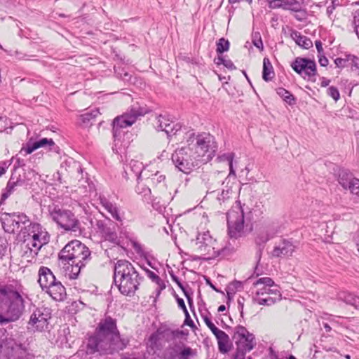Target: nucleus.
I'll return each instance as SVG.
<instances>
[{
  "instance_id": "f257e3e1",
  "label": "nucleus",
  "mask_w": 359,
  "mask_h": 359,
  "mask_svg": "<svg viewBox=\"0 0 359 359\" xmlns=\"http://www.w3.org/2000/svg\"><path fill=\"white\" fill-rule=\"evenodd\" d=\"M20 236L22 238L20 255L27 262L35 261L40 250L50 241V234L46 228L38 222L31 221L21 228Z\"/></svg>"
},
{
  "instance_id": "f03ea898",
  "label": "nucleus",
  "mask_w": 359,
  "mask_h": 359,
  "mask_svg": "<svg viewBox=\"0 0 359 359\" xmlns=\"http://www.w3.org/2000/svg\"><path fill=\"white\" fill-rule=\"evenodd\" d=\"M25 308V299L13 285L0 286V325L18 320Z\"/></svg>"
},
{
  "instance_id": "7ed1b4c3",
  "label": "nucleus",
  "mask_w": 359,
  "mask_h": 359,
  "mask_svg": "<svg viewBox=\"0 0 359 359\" xmlns=\"http://www.w3.org/2000/svg\"><path fill=\"white\" fill-rule=\"evenodd\" d=\"M142 278L134 266L128 261H117L114 269V282L120 292L126 296L134 295Z\"/></svg>"
},
{
  "instance_id": "20e7f679",
  "label": "nucleus",
  "mask_w": 359,
  "mask_h": 359,
  "mask_svg": "<svg viewBox=\"0 0 359 359\" xmlns=\"http://www.w3.org/2000/svg\"><path fill=\"white\" fill-rule=\"evenodd\" d=\"M187 143L191 147L202 163L212 158L216 149L215 138L209 133L187 134Z\"/></svg>"
},
{
  "instance_id": "39448f33",
  "label": "nucleus",
  "mask_w": 359,
  "mask_h": 359,
  "mask_svg": "<svg viewBox=\"0 0 359 359\" xmlns=\"http://www.w3.org/2000/svg\"><path fill=\"white\" fill-rule=\"evenodd\" d=\"M58 257L64 264L88 262L90 259V251L81 241L73 240L61 250Z\"/></svg>"
},
{
  "instance_id": "423d86ee",
  "label": "nucleus",
  "mask_w": 359,
  "mask_h": 359,
  "mask_svg": "<svg viewBox=\"0 0 359 359\" xmlns=\"http://www.w3.org/2000/svg\"><path fill=\"white\" fill-rule=\"evenodd\" d=\"M147 113L145 108L138 106H133L130 110L124 114L116 117L113 121V135L114 138V146L116 147V152H118V147L120 137L122 134V129L132 126L137 119L138 117L142 116ZM114 151L115 149H113Z\"/></svg>"
},
{
  "instance_id": "0eeeda50",
  "label": "nucleus",
  "mask_w": 359,
  "mask_h": 359,
  "mask_svg": "<svg viewBox=\"0 0 359 359\" xmlns=\"http://www.w3.org/2000/svg\"><path fill=\"white\" fill-rule=\"evenodd\" d=\"M48 215L60 228L66 231H76L79 229L80 222L69 210L52 204L48 206Z\"/></svg>"
},
{
  "instance_id": "6e6552de",
  "label": "nucleus",
  "mask_w": 359,
  "mask_h": 359,
  "mask_svg": "<svg viewBox=\"0 0 359 359\" xmlns=\"http://www.w3.org/2000/svg\"><path fill=\"white\" fill-rule=\"evenodd\" d=\"M172 161L180 171L186 174L190 173L194 168L202 163L188 144L175 151L172 155Z\"/></svg>"
},
{
  "instance_id": "1a4fd4ad",
  "label": "nucleus",
  "mask_w": 359,
  "mask_h": 359,
  "mask_svg": "<svg viewBox=\"0 0 359 359\" xmlns=\"http://www.w3.org/2000/svg\"><path fill=\"white\" fill-rule=\"evenodd\" d=\"M234 154L227 153L219 157L221 161H226L229 167V173L227 177L223 180L224 176L222 172L214 173L211 177L210 182H213L217 188L215 189L229 190L234 191L236 187V175L233 166Z\"/></svg>"
},
{
  "instance_id": "9d476101",
  "label": "nucleus",
  "mask_w": 359,
  "mask_h": 359,
  "mask_svg": "<svg viewBox=\"0 0 359 359\" xmlns=\"http://www.w3.org/2000/svg\"><path fill=\"white\" fill-rule=\"evenodd\" d=\"M98 336L102 337L110 344L113 349H123L126 345L120 344L121 339L119 332L116 327V320L110 316L101 320L96 329Z\"/></svg>"
},
{
  "instance_id": "9b49d317",
  "label": "nucleus",
  "mask_w": 359,
  "mask_h": 359,
  "mask_svg": "<svg viewBox=\"0 0 359 359\" xmlns=\"http://www.w3.org/2000/svg\"><path fill=\"white\" fill-rule=\"evenodd\" d=\"M236 336L238 337L236 341V348L232 359H245L246 353L256 346L255 337L245 327L241 325L235 328L234 337L236 338Z\"/></svg>"
},
{
  "instance_id": "f8f14e48",
  "label": "nucleus",
  "mask_w": 359,
  "mask_h": 359,
  "mask_svg": "<svg viewBox=\"0 0 359 359\" xmlns=\"http://www.w3.org/2000/svg\"><path fill=\"white\" fill-rule=\"evenodd\" d=\"M226 219L231 238H238L244 235V213L241 206L236 205L229 210Z\"/></svg>"
},
{
  "instance_id": "ddd939ff",
  "label": "nucleus",
  "mask_w": 359,
  "mask_h": 359,
  "mask_svg": "<svg viewBox=\"0 0 359 359\" xmlns=\"http://www.w3.org/2000/svg\"><path fill=\"white\" fill-rule=\"evenodd\" d=\"M4 231L9 233L20 231L22 227L27 226L30 219L24 213H3L1 217Z\"/></svg>"
},
{
  "instance_id": "4468645a",
  "label": "nucleus",
  "mask_w": 359,
  "mask_h": 359,
  "mask_svg": "<svg viewBox=\"0 0 359 359\" xmlns=\"http://www.w3.org/2000/svg\"><path fill=\"white\" fill-rule=\"evenodd\" d=\"M216 241L210 236L208 231L199 233L196 237L195 245L196 251L201 255L215 256Z\"/></svg>"
},
{
  "instance_id": "2eb2a0df",
  "label": "nucleus",
  "mask_w": 359,
  "mask_h": 359,
  "mask_svg": "<svg viewBox=\"0 0 359 359\" xmlns=\"http://www.w3.org/2000/svg\"><path fill=\"white\" fill-rule=\"evenodd\" d=\"M292 69L304 79L312 80L316 74V65L313 60L297 57L292 64Z\"/></svg>"
},
{
  "instance_id": "dca6fc26",
  "label": "nucleus",
  "mask_w": 359,
  "mask_h": 359,
  "mask_svg": "<svg viewBox=\"0 0 359 359\" xmlns=\"http://www.w3.org/2000/svg\"><path fill=\"white\" fill-rule=\"evenodd\" d=\"M50 318V313L46 309H36L31 315L28 329L32 331H43L48 328V320Z\"/></svg>"
},
{
  "instance_id": "f3484780",
  "label": "nucleus",
  "mask_w": 359,
  "mask_h": 359,
  "mask_svg": "<svg viewBox=\"0 0 359 359\" xmlns=\"http://www.w3.org/2000/svg\"><path fill=\"white\" fill-rule=\"evenodd\" d=\"M277 230L273 224H267L264 226L260 227L257 230V236L255 238V243L259 246L257 252L256 257L258 259V262L261 259V254L262 248L264 245L276 234Z\"/></svg>"
},
{
  "instance_id": "a211bd4d",
  "label": "nucleus",
  "mask_w": 359,
  "mask_h": 359,
  "mask_svg": "<svg viewBox=\"0 0 359 359\" xmlns=\"http://www.w3.org/2000/svg\"><path fill=\"white\" fill-rule=\"evenodd\" d=\"M112 346L109 344L102 337L98 336L97 332L95 335L88 339L86 352L88 354H93L95 352L100 353H110L114 350Z\"/></svg>"
},
{
  "instance_id": "6ab92c4d",
  "label": "nucleus",
  "mask_w": 359,
  "mask_h": 359,
  "mask_svg": "<svg viewBox=\"0 0 359 359\" xmlns=\"http://www.w3.org/2000/svg\"><path fill=\"white\" fill-rule=\"evenodd\" d=\"M338 182L344 189H348L351 194L359 196V180L346 169H339Z\"/></svg>"
},
{
  "instance_id": "aec40b11",
  "label": "nucleus",
  "mask_w": 359,
  "mask_h": 359,
  "mask_svg": "<svg viewBox=\"0 0 359 359\" xmlns=\"http://www.w3.org/2000/svg\"><path fill=\"white\" fill-rule=\"evenodd\" d=\"M303 3L304 0H269V7L271 9L298 11Z\"/></svg>"
},
{
  "instance_id": "412c9836",
  "label": "nucleus",
  "mask_w": 359,
  "mask_h": 359,
  "mask_svg": "<svg viewBox=\"0 0 359 359\" xmlns=\"http://www.w3.org/2000/svg\"><path fill=\"white\" fill-rule=\"evenodd\" d=\"M295 249L296 246L292 242L283 239L274 246L271 255L273 257L292 256Z\"/></svg>"
},
{
  "instance_id": "4be33fe9",
  "label": "nucleus",
  "mask_w": 359,
  "mask_h": 359,
  "mask_svg": "<svg viewBox=\"0 0 359 359\" xmlns=\"http://www.w3.org/2000/svg\"><path fill=\"white\" fill-rule=\"evenodd\" d=\"M47 148L49 151H55L57 147L55 146L54 141L52 139L41 138L32 143H28L27 147L24 149L26 154H29L39 148Z\"/></svg>"
},
{
  "instance_id": "5701e85b",
  "label": "nucleus",
  "mask_w": 359,
  "mask_h": 359,
  "mask_svg": "<svg viewBox=\"0 0 359 359\" xmlns=\"http://www.w3.org/2000/svg\"><path fill=\"white\" fill-rule=\"evenodd\" d=\"M38 275V282L43 290H46L57 280L51 270L46 266H41Z\"/></svg>"
},
{
  "instance_id": "b1692460",
  "label": "nucleus",
  "mask_w": 359,
  "mask_h": 359,
  "mask_svg": "<svg viewBox=\"0 0 359 359\" xmlns=\"http://www.w3.org/2000/svg\"><path fill=\"white\" fill-rule=\"evenodd\" d=\"M43 291L48 294L53 299L58 302L63 301L67 295L65 287L58 280H56Z\"/></svg>"
},
{
  "instance_id": "393cba45",
  "label": "nucleus",
  "mask_w": 359,
  "mask_h": 359,
  "mask_svg": "<svg viewBox=\"0 0 359 359\" xmlns=\"http://www.w3.org/2000/svg\"><path fill=\"white\" fill-rule=\"evenodd\" d=\"M99 200L102 206L111 215L113 219L117 221H121L120 210L116 203L111 202L104 196H100Z\"/></svg>"
},
{
  "instance_id": "a878e982",
  "label": "nucleus",
  "mask_w": 359,
  "mask_h": 359,
  "mask_svg": "<svg viewBox=\"0 0 359 359\" xmlns=\"http://www.w3.org/2000/svg\"><path fill=\"white\" fill-rule=\"evenodd\" d=\"M358 62L359 58L353 55H347L345 57H337L334 60V63L337 67L344 68L348 67L352 71H354L355 68L358 67Z\"/></svg>"
},
{
  "instance_id": "bb28decb",
  "label": "nucleus",
  "mask_w": 359,
  "mask_h": 359,
  "mask_svg": "<svg viewBox=\"0 0 359 359\" xmlns=\"http://www.w3.org/2000/svg\"><path fill=\"white\" fill-rule=\"evenodd\" d=\"M337 300L359 310V297L355 296L351 292L346 291L339 292L337 294Z\"/></svg>"
},
{
  "instance_id": "cd10ccee",
  "label": "nucleus",
  "mask_w": 359,
  "mask_h": 359,
  "mask_svg": "<svg viewBox=\"0 0 359 359\" xmlns=\"http://www.w3.org/2000/svg\"><path fill=\"white\" fill-rule=\"evenodd\" d=\"M217 186H215L213 182H209L208 185V191L209 193H215L217 192V200L220 203H224L231 198L233 194H235V191H229V190L224 189H215Z\"/></svg>"
},
{
  "instance_id": "c85d7f7f",
  "label": "nucleus",
  "mask_w": 359,
  "mask_h": 359,
  "mask_svg": "<svg viewBox=\"0 0 359 359\" xmlns=\"http://www.w3.org/2000/svg\"><path fill=\"white\" fill-rule=\"evenodd\" d=\"M290 36L298 46L305 49H309L313 46L312 41L309 38L301 35V34L296 30H292Z\"/></svg>"
},
{
  "instance_id": "c756f323",
  "label": "nucleus",
  "mask_w": 359,
  "mask_h": 359,
  "mask_svg": "<svg viewBox=\"0 0 359 359\" xmlns=\"http://www.w3.org/2000/svg\"><path fill=\"white\" fill-rule=\"evenodd\" d=\"M255 294L259 295H273V297H276V299H281V293L280 291V287L278 285H274V286H262L259 287Z\"/></svg>"
},
{
  "instance_id": "7c9ffc66",
  "label": "nucleus",
  "mask_w": 359,
  "mask_h": 359,
  "mask_svg": "<svg viewBox=\"0 0 359 359\" xmlns=\"http://www.w3.org/2000/svg\"><path fill=\"white\" fill-rule=\"evenodd\" d=\"M216 339L217 340L219 352L222 353H228L231 346L229 335L225 332H223L222 334L218 336Z\"/></svg>"
},
{
  "instance_id": "2f4dec72",
  "label": "nucleus",
  "mask_w": 359,
  "mask_h": 359,
  "mask_svg": "<svg viewBox=\"0 0 359 359\" xmlns=\"http://www.w3.org/2000/svg\"><path fill=\"white\" fill-rule=\"evenodd\" d=\"M13 341L7 339L6 337H0V358L1 357L8 358L13 351Z\"/></svg>"
},
{
  "instance_id": "473e14b6",
  "label": "nucleus",
  "mask_w": 359,
  "mask_h": 359,
  "mask_svg": "<svg viewBox=\"0 0 359 359\" xmlns=\"http://www.w3.org/2000/svg\"><path fill=\"white\" fill-rule=\"evenodd\" d=\"M88 262L80 263H67L70 265L67 270V276L70 279H76L81 272V269L84 267Z\"/></svg>"
},
{
  "instance_id": "72a5a7b5",
  "label": "nucleus",
  "mask_w": 359,
  "mask_h": 359,
  "mask_svg": "<svg viewBox=\"0 0 359 359\" xmlns=\"http://www.w3.org/2000/svg\"><path fill=\"white\" fill-rule=\"evenodd\" d=\"M274 76L272 65L268 58L263 60V72L262 78L264 81H269L272 79Z\"/></svg>"
},
{
  "instance_id": "f704fd0d",
  "label": "nucleus",
  "mask_w": 359,
  "mask_h": 359,
  "mask_svg": "<svg viewBox=\"0 0 359 359\" xmlns=\"http://www.w3.org/2000/svg\"><path fill=\"white\" fill-rule=\"evenodd\" d=\"M175 346L176 351L181 350L178 355L179 359H189V357L194 354L192 348L189 346H186L183 342L175 344Z\"/></svg>"
},
{
  "instance_id": "c9c22d12",
  "label": "nucleus",
  "mask_w": 359,
  "mask_h": 359,
  "mask_svg": "<svg viewBox=\"0 0 359 359\" xmlns=\"http://www.w3.org/2000/svg\"><path fill=\"white\" fill-rule=\"evenodd\" d=\"M18 187L19 186L16 184L15 182L13 181V178L10 177L7 183L6 187L5 188L1 194L0 203H3L4 201L6 200L11 196V194L16 190L17 187Z\"/></svg>"
},
{
  "instance_id": "e433bc0d",
  "label": "nucleus",
  "mask_w": 359,
  "mask_h": 359,
  "mask_svg": "<svg viewBox=\"0 0 359 359\" xmlns=\"http://www.w3.org/2000/svg\"><path fill=\"white\" fill-rule=\"evenodd\" d=\"M278 300L279 299H276V297H272L271 296L264 297V296L259 295L257 294H255V295L253 297V301L255 303H257L259 305L263 306H271Z\"/></svg>"
},
{
  "instance_id": "4c0bfd02",
  "label": "nucleus",
  "mask_w": 359,
  "mask_h": 359,
  "mask_svg": "<svg viewBox=\"0 0 359 359\" xmlns=\"http://www.w3.org/2000/svg\"><path fill=\"white\" fill-rule=\"evenodd\" d=\"M182 128V126L179 123H175L173 121H170L166 126H164L161 131H164L168 137L174 135L179 131Z\"/></svg>"
},
{
  "instance_id": "58836bf2",
  "label": "nucleus",
  "mask_w": 359,
  "mask_h": 359,
  "mask_svg": "<svg viewBox=\"0 0 359 359\" xmlns=\"http://www.w3.org/2000/svg\"><path fill=\"white\" fill-rule=\"evenodd\" d=\"M22 173L20 171H17V168L14 170V172L12 173L11 177L13 178V181L20 187H22L26 185V177L25 170H22Z\"/></svg>"
},
{
  "instance_id": "ea45409f",
  "label": "nucleus",
  "mask_w": 359,
  "mask_h": 359,
  "mask_svg": "<svg viewBox=\"0 0 359 359\" xmlns=\"http://www.w3.org/2000/svg\"><path fill=\"white\" fill-rule=\"evenodd\" d=\"M102 234L103 237L105 238V240L109 241L111 243H116L118 241L116 232L110 227L104 229Z\"/></svg>"
},
{
  "instance_id": "a19ab883",
  "label": "nucleus",
  "mask_w": 359,
  "mask_h": 359,
  "mask_svg": "<svg viewBox=\"0 0 359 359\" xmlns=\"http://www.w3.org/2000/svg\"><path fill=\"white\" fill-rule=\"evenodd\" d=\"M131 170L135 173L137 180H140L142 175L143 165L142 163L132 160L129 164Z\"/></svg>"
},
{
  "instance_id": "79ce46f5",
  "label": "nucleus",
  "mask_w": 359,
  "mask_h": 359,
  "mask_svg": "<svg viewBox=\"0 0 359 359\" xmlns=\"http://www.w3.org/2000/svg\"><path fill=\"white\" fill-rule=\"evenodd\" d=\"M277 93L283 98V100L292 105L294 104L295 100L292 93H290L288 90H285L283 88H279L277 89Z\"/></svg>"
},
{
  "instance_id": "37998d69",
  "label": "nucleus",
  "mask_w": 359,
  "mask_h": 359,
  "mask_svg": "<svg viewBox=\"0 0 359 359\" xmlns=\"http://www.w3.org/2000/svg\"><path fill=\"white\" fill-rule=\"evenodd\" d=\"M165 179V175H162L159 172H156V173L151 175L150 177H148L147 180L148 181V182H151V184L154 186H157L158 184H161L163 186H164Z\"/></svg>"
},
{
  "instance_id": "c03bdc74",
  "label": "nucleus",
  "mask_w": 359,
  "mask_h": 359,
  "mask_svg": "<svg viewBox=\"0 0 359 359\" xmlns=\"http://www.w3.org/2000/svg\"><path fill=\"white\" fill-rule=\"evenodd\" d=\"M135 191L144 197L149 196L151 194V189L145 184H143L140 180L137 182V185L135 188Z\"/></svg>"
},
{
  "instance_id": "a18cd8bd",
  "label": "nucleus",
  "mask_w": 359,
  "mask_h": 359,
  "mask_svg": "<svg viewBox=\"0 0 359 359\" xmlns=\"http://www.w3.org/2000/svg\"><path fill=\"white\" fill-rule=\"evenodd\" d=\"M230 43L228 40H226L224 38H221L217 42V49L216 51L218 54H222L225 51L229 50Z\"/></svg>"
},
{
  "instance_id": "49530a36",
  "label": "nucleus",
  "mask_w": 359,
  "mask_h": 359,
  "mask_svg": "<svg viewBox=\"0 0 359 359\" xmlns=\"http://www.w3.org/2000/svg\"><path fill=\"white\" fill-rule=\"evenodd\" d=\"M276 283L274 281L269 277H263L257 279L254 283L253 285L255 287L259 286H274Z\"/></svg>"
},
{
  "instance_id": "de8ad7c7",
  "label": "nucleus",
  "mask_w": 359,
  "mask_h": 359,
  "mask_svg": "<svg viewBox=\"0 0 359 359\" xmlns=\"http://www.w3.org/2000/svg\"><path fill=\"white\" fill-rule=\"evenodd\" d=\"M115 73L118 78L124 81L129 82L131 81V75L123 68L115 67Z\"/></svg>"
},
{
  "instance_id": "09e8293b",
  "label": "nucleus",
  "mask_w": 359,
  "mask_h": 359,
  "mask_svg": "<svg viewBox=\"0 0 359 359\" xmlns=\"http://www.w3.org/2000/svg\"><path fill=\"white\" fill-rule=\"evenodd\" d=\"M156 119V127L158 130H162L164 126H166L171 121L169 117L165 115H159Z\"/></svg>"
},
{
  "instance_id": "8fccbe9b",
  "label": "nucleus",
  "mask_w": 359,
  "mask_h": 359,
  "mask_svg": "<svg viewBox=\"0 0 359 359\" xmlns=\"http://www.w3.org/2000/svg\"><path fill=\"white\" fill-rule=\"evenodd\" d=\"M338 6H340L339 0H332L331 5L327 6V15L331 20H334L335 18V15H334L333 13Z\"/></svg>"
},
{
  "instance_id": "3c124183",
  "label": "nucleus",
  "mask_w": 359,
  "mask_h": 359,
  "mask_svg": "<svg viewBox=\"0 0 359 359\" xmlns=\"http://www.w3.org/2000/svg\"><path fill=\"white\" fill-rule=\"evenodd\" d=\"M327 94L335 101H337L340 97L339 92L338 89L334 86H330L327 88Z\"/></svg>"
},
{
  "instance_id": "603ef678",
  "label": "nucleus",
  "mask_w": 359,
  "mask_h": 359,
  "mask_svg": "<svg viewBox=\"0 0 359 359\" xmlns=\"http://www.w3.org/2000/svg\"><path fill=\"white\" fill-rule=\"evenodd\" d=\"M302 6L303 5H300V8L298 11H292L293 13H295L294 18L299 22H302L306 18V13L304 9H302Z\"/></svg>"
},
{
  "instance_id": "864d4df0",
  "label": "nucleus",
  "mask_w": 359,
  "mask_h": 359,
  "mask_svg": "<svg viewBox=\"0 0 359 359\" xmlns=\"http://www.w3.org/2000/svg\"><path fill=\"white\" fill-rule=\"evenodd\" d=\"M177 302L178 306L180 309H182L183 310V311L184 312V313L186 315V320H187L188 318H189V314L187 307L185 306L184 301L182 298L177 297Z\"/></svg>"
},
{
  "instance_id": "5fc2aeb1",
  "label": "nucleus",
  "mask_w": 359,
  "mask_h": 359,
  "mask_svg": "<svg viewBox=\"0 0 359 359\" xmlns=\"http://www.w3.org/2000/svg\"><path fill=\"white\" fill-rule=\"evenodd\" d=\"M148 276L152 280L153 282L155 283H158L160 281H162L163 280L161 279V278L156 275L154 272L148 270L147 271Z\"/></svg>"
},
{
  "instance_id": "6e6d98bb",
  "label": "nucleus",
  "mask_w": 359,
  "mask_h": 359,
  "mask_svg": "<svg viewBox=\"0 0 359 359\" xmlns=\"http://www.w3.org/2000/svg\"><path fill=\"white\" fill-rule=\"evenodd\" d=\"M156 284L157 285V287L155 291L156 297H158L160 295L161 291L165 288V285L163 280L156 283Z\"/></svg>"
},
{
  "instance_id": "4d7b16f0",
  "label": "nucleus",
  "mask_w": 359,
  "mask_h": 359,
  "mask_svg": "<svg viewBox=\"0 0 359 359\" xmlns=\"http://www.w3.org/2000/svg\"><path fill=\"white\" fill-rule=\"evenodd\" d=\"M318 62L323 67H326L328 65V59L323 54L318 55Z\"/></svg>"
},
{
  "instance_id": "13d9d810",
  "label": "nucleus",
  "mask_w": 359,
  "mask_h": 359,
  "mask_svg": "<svg viewBox=\"0 0 359 359\" xmlns=\"http://www.w3.org/2000/svg\"><path fill=\"white\" fill-rule=\"evenodd\" d=\"M223 65L230 70L236 69V67L231 60H224Z\"/></svg>"
},
{
  "instance_id": "bf43d9fd",
  "label": "nucleus",
  "mask_w": 359,
  "mask_h": 359,
  "mask_svg": "<svg viewBox=\"0 0 359 359\" xmlns=\"http://www.w3.org/2000/svg\"><path fill=\"white\" fill-rule=\"evenodd\" d=\"M210 330L212 331V332L213 333L216 338L220 334H222V333L224 332L217 328L215 325L212 327H211Z\"/></svg>"
},
{
  "instance_id": "052dcab7",
  "label": "nucleus",
  "mask_w": 359,
  "mask_h": 359,
  "mask_svg": "<svg viewBox=\"0 0 359 359\" xmlns=\"http://www.w3.org/2000/svg\"><path fill=\"white\" fill-rule=\"evenodd\" d=\"M210 330L212 331V332L213 333L216 338L220 334H222V333L224 332L217 328L215 325L212 327H211Z\"/></svg>"
},
{
  "instance_id": "680f3d73",
  "label": "nucleus",
  "mask_w": 359,
  "mask_h": 359,
  "mask_svg": "<svg viewBox=\"0 0 359 359\" xmlns=\"http://www.w3.org/2000/svg\"><path fill=\"white\" fill-rule=\"evenodd\" d=\"M315 45H316V49L318 50V55L323 54L324 52H323L322 42L319 40H317L315 41Z\"/></svg>"
},
{
  "instance_id": "e2e57ef3",
  "label": "nucleus",
  "mask_w": 359,
  "mask_h": 359,
  "mask_svg": "<svg viewBox=\"0 0 359 359\" xmlns=\"http://www.w3.org/2000/svg\"><path fill=\"white\" fill-rule=\"evenodd\" d=\"M243 301H244V298L238 299V310L240 311L241 316H243V306H244Z\"/></svg>"
},
{
  "instance_id": "0e129e2a",
  "label": "nucleus",
  "mask_w": 359,
  "mask_h": 359,
  "mask_svg": "<svg viewBox=\"0 0 359 359\" xmlns=\"http://www.w3.org/2000/svg\"><path fill=\"white\" fill-rule=\"evenodd\" d=\"M203 319L209 329L214 325V323L208 316H203Z\"/></svg>"
},
{
  "instance_id": "69168bd1",
  "label": "nucleus",
  "mask_w": 359,
  "mask_h": 359,
  "mask_svg": "<svg viewBox=\"0 0 359 359\" xmlns=\"http://www.w3.org/2000/svg\"><path fill=\"white\" fill-rule=\"evenodd\" d=\"M253 43L257 48H263V43L260 36L258 39L253 40Z\"/></svg>"
},
{
  "instance_id": "338daca9",
  "label": "nucleus",
  "mask_w": 359,
  "mask_h": 359,
  "mask_svg": "<svg viewBox=\"0 0 359 359\" xmlns=\"http://www.w3.org/2000/svg\"><path fill=\"white\" fill-rule=\"evenodd\" d=\"M25 165V163H24V161L23 160H21L20 158H18L16 160V163L14 165V170L15 169V168H17V171H19L18 170V168H20V167H22Z\"/></svg>"
},
{
  "instance_id": "774afa93",
  "label": "nucleus",
  "mask_w": 359,
  "mask_h": 359,
  "mask_svg": "<svg viewBox=\"0 0 359 359\" xmlns=\"http://www.w3.org/2000/svg\"><path fill=\"white\" fill-rule=\"evenodd\" d=\"M224 60L225 59L222 56L219 55L217 58L215 59L214 62L216 65H219L222 64L223 65Z\"/></svg>"
}]
</instances>
